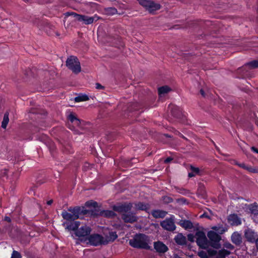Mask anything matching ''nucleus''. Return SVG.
<instances>
[{
    "mask_svg": "<svg viewBox=\"0 0 258 258\" xmlns=\"http://www.w3.org/2000/svg\"><path fill=\"white\" fill-rule=\"evenodd\" d=\"M80 223L78 221H76L74 222H72L70 223H67V226L66 228L68 230H72L75 232L76 230L78 229L79 226H80Z\"/></svg>",
    "mask_w": 258,
    "mask_h": 258,
    "instance_id": "obj_21",
    "label": "nucleus"
},
{
    "mask_svg": "<svg viewBox=\"0 0 258 258\" xmlns=\"http://www.w3.org/2000/svg\"><path fill=\"white\" fill-rule=\"evenodd\" d=\"M170 107L171 108V109L172 110V107H175V106H174L173 105H171L170 106Z\"/></svg>",
    "mask_w": 258,
    "mask_h": 258,
    "instance_id": "obj_52",
    "label": "nucleus"
},
{
    "mask_svg": "<svg viewBox=\"0 0 258 258\" xmlns=\"http://www.w3.org/2000/svg\"><path fill=\"white\" fill-rule=\"evenodd\" d=\"M52 203V200L48 201H47V204L48 205H50Z\"/></svg>",
    "mask_w": 258,
    "mask_h": 258,
    "instance_id": "obj_51",
    "label": "nucleus"
},
{
    "mask_svg": "<svg viewBox=\"0 0 258 258\" xmlns=\"http://www.w3.org/2000/svg\"><path fill=\"white\" fill-rule=\"evenodd\" d=\"M256 247L258 249V238L255 240Z\"/></svg>",
    "mask_w": 258,
    "mask_h": 258,
    "instance_id": "obj_50",
    "label": "nucleus"
},
{
    "mask_svg": "<svg viewBox=\"0 0 258 258\" xmlns=\"http://www.w3.org/2000/svg\"><path fill=\"white\" fill-rule=\"evenodd\" d=\"M198 255L201 258H208L209 256H210L209 253L204 251H201L198 252Z\"/></svg>",
    "mask_w": 258,
    "mask_h": 258,
    "instance_id": "obj_33",
    "label": "nucleus"
},
{
    "mask_svg": "<svg viewBox=\"0 0 258 258\" xmlns=\"http://www.w3.org/2000/svg\"><path fill=\"white\" fill-rule=\"evenodd\" d=\"M225 247L230 249H233L234 248L233 246L229 243H226L225 244Z\"/></svg>",
    "mask_w": 258,
    "mask_h": 258,
    "instance_id": "obj_41",
    "label": "nucleus"
},
{
    "mask_svg": "<svg viewBox=\"0 0 258 258\" xmlns=\"http://www.w3.org/2000/svg\"><path fill=\"white\" fill-rule=\"evenodd\" d=\"M160 224L164 229L168 231H173L176 228L174 222V216H172L170 218H166L161 222Z\"/></svg>",
    "mask_w": 258,
    "mask_h": 258,
    "instance_id": "obj_11",
    "label": "nucleus"
},
{
    "mask_svg": "<svg viewBox=\"0 0 258 258\" xmlns=\"http://www.w3.org/2000/svg\"><path fill=\"white\" fill-rule=\"evenodd\" d=\"M208 253L211 256H215L216 258H225L230 254V252L225 249H221L219 250L209 249Z\"/></svg>",
    "mask_w": 258,
    "mask_h": 258,
    "instance_id": "obj_9",
    "label": "nucleus"
},
{
    "mask_svg": "<svg viewBox=\"0 0 258 258\" xmlns=\"http://www.w3.org/2000/svg\"><path fill=\"white\" fill-rule=\"evenodd\" d=\"M196 175V174H195L192 171L191 172H190L188 173V176L190 177H194Z\"/></svg>",
    "mask_w": 258,
    "mask_h": 258,
    "instance_id": "obj_46",
    "label": "nucleus"
},
{
    "mask_svg": "<svg viewBox=\"0 0 258 258\" xmlns=\"http://www.w3.org/2000/svg\"><path fill=\"white\" fill-rule=\"evenodd\" d=\"M106 12L109 15H114L117 12V10L114 8H108L106 9Z\"/></svg>",
    "mask_w": 258,
    "mask_h": 258,
    "instance_id": "obj_31",
    "label": "nucleus"
},
{
    "mask_svg": "<svg viewBox=\"0 0 258 258\" xmlns=\"http://www.w3.org/2000/svg\"><path fill=\"white\" fill-rule=\"evenodd\" d=\"M180 225L185 229H191L193 227L192 223L188 220L181 221Z\"/></svg>",
    "mask_w": 258,
    "mask_h": 258,
    "instance_id": "obj_26",
    "label": "nucleus"
},
{
    "mask_svg": "<svg viewBox=\"0 0 258 258\" xmlns=\"http://www.w3.org/2000/svg\"><path fill=\"white\" fill-rule=\"evenodd\" d=\"M68 119L74 125L79 127L81 126V121L78 119L74 113H70L68 115Z\"/></svg>",
    "mask_w": 258,
    "mask_h": 258,
    "instance_id": "obj_15",
    "label": "nucleus"
},
{
    "mask_svg": "<svg viewBox=\"0 0 258 258\" xmlns=\"http://www.w3.org/2000/svg\"><path fill=\"white\" fill-rule=\"evenodd\" d=\"M167 214V212L160 210H154L152 212V215L156 218H163Z\"/></svg>",
    "mask_w": 258,
    "mask_h": 258,
    "instance_id": "obj_17",
    "label": "nucleus"
},
{
    "mask_svg": "<svg viewBox=\"0 0 258 258\" xmlns=\"http://www.w3.org/2000/svg\"><path fill=\"white\" fill-rule=\"evenodd\" d=\"M61 216L64 219L68 221H73L76 219L75 218L76 215H73L71 212L68 213L66 211H63L62 212Z\"/></svg>",
    "mask_w": 258,
    "mask_h": 258,
    "instance_id": "obj_20",
    "label": "nucleus"
},
{
    "mask_svg": "<svg viewBox=\"0 0 258 258\" xmlns=\"http://www.w3.org/2000/svg\"><path fill=\"white\" fill-rule=\"evenodd\" d=\"M187 238L188 240L191 242L194 241L195 240V236L191 234H188L187 235Z\"/></svg>",
    "mask_w": 258,
    "mask_h": 258,
    "instance_id": "obj_40",
    "label": "nucleus"
},
{
    "mask_svg": "<svg viewBox=\"0 0 258 258\" xmlns=\"http://www.w3.org/2000/svg\"><path fill=\"white\" fill-rule=\"evenodd\" d=\"M135 208L136 210L148 211L149 210L148 204H145L143 203L138 202L135 204Z\"/></svg>",
    "mask_w": 258,
    "mask_h": 258,
    "instance_id": "obj_18",
    "label": "nucleus"
},
{
    "mask_svg": "<svg viewBox=\"0 0 258 258\" xmlns=\"http://www.w3.org/2000/svg\"><path fill=\"white\" fill-rule=\"evenodd\" d=\"M249 210L250 213L254 215H258V205L254 203L249 206Z\"/></svg>",
    "mask_w": 258,
    "mask_h": 258,
    "instance_id": "obj_25",
    "label": "nucleus"
},
{
    "mask_svg": "<svg viewBox=\"0 0 258 258\" xmlns=\"http://www.w3.org/2000/svg\"><path fill=\"white\" fill-rule=\"evenodd\" d=\"M9 113L8 112L5 113L4 116L3 120L2 123V127L3 128H6L7 124L9 122Z\"/></svg>",
    "mask_w": 258,
    "mask_h": 258,
    "instance_id": "obj_28",
    "label": "nucleus"
},
{
    "mask_svg": "<svg viewBox=\"0 0 258 258\" xmlns=\"http://www.w3.org/2000/svg\"><path fill=\"white\" fill-rule=\"evenodd\" d=\"M132 207V204L126 203L114 206L113 210L121 214V217L124 222L133 223L137 220L138 217L135 213L131 212Z\"/></svg>",
    "mask_w": 258,
    "mask_h": 258,
    "instance_id": "obj_1",
    "label": "nucleus"
},
{
    "mask_svg": "<svg viewBox=\"0 0 258 258\" xmlns=\"http://www.w3.org/2000/svg\"><path fill=\"white\" fill-rule=\"evenodd\" d=\"M149 242V237L144 234H136L134 238L129 241L130 244L133 247L146 249H150Z\"/></svg>",
    "mask_w": 258,
    "mask_h": 258,
    "instance_id": "obj_2",
    "label": "nucleus"
},
{
    "mask_svg": "<svg viewBox=\"0 0 258 258\" xmlns=\"http://www.w3.org/2000/svg\"><path fill=\"white\" fill-rule=\"evenodd\" d=\"M24 2H28V0H23Z\"/></svg>",
    "mask_w": 258,
    "mask_h": 258,
    "instance_id": "obj_54",
    "label": "nucleus"
},
{
    "mask_svg": "<svg viewBox=\"0 0 258 258\" xmlns=\"http://www.w3.org/2000/svg\"><path fill=\"white\" fill-rule=\"evenodd\" d=\"M154 247L158 253H165L168 249V247L161 241L155 242L154 243Z\"/></svg>",
    "mask_w": 258,
    "mask_h": 258,
    "instance_id": "obj_12",
    "label": "nucleus"
},
{
    "mask_svg": "<svg viewBox=\"0 0 258 258\" xmlns=\"http://www.w3.org/2000/svg\"><path fill=\"white\" fill-rule=\"evenodd\" d=\"M246 170L251 173H258V167L247 166Z\"/></svg>",
    "mask_w": 258,
    "mask_h": 258,
    "instance_id": "obj_32",
    "label": "nucleus"
},
{
    "mask_svg": "<svg viewBox=\"0 0 258 258\" xmlns=\"http://www.w3.org/2000/svg\"><path fill=\"white\" fill-rule=\"evenodd\" d=\"M66 65L69 69L75 74H78L81 72L80 63L76 57L72 56L69 57L66 61Z\"/></svg>",
    "mask_w": 258,
    "mask_h": 258,
    "instance_id": "obj_6",
    "label": "nucleus"
},
{
    "mask_svg": "<svg viewBox=\"0 0 258 258\" xmlns=\"http://www.w3.org/2000/svg\"><path fill=\"white\" fill-rule=\"evenodd\" d=\"M101 214L102 216L107 217H113L115 216V213L113 211L110 210L103 211L101 212Z\"/></svg>",
    "mask_w": 258,
    "mask_h": 258,
    "instance_id": "obj_29",
    "label": "nucleus"
},
{
    "mask_svg": "<svg viewBox=\"0 0 258 258\" xmlns=\"http://www.w3.org/2000/svg\"><path fill=\"white\" fill-rule=\"evenodd\" d=\"M200 93H201V94H202V95L203 96H205V93H204V91H203L202 89V90H201V91H200Z\"/></svg>",
    "mask_w": 258,
    "mask_h": 258,
    "instance_id": "obj_49",
    "label": "nucleus"
},
{
    "mask_svg": "<svg viewBox=\"0 0 258 258\" xmlns=\"http://www.w3.org/2000/svg\"><path fill=\"white\" fill-rule=\"evenodd\" d=\"M68 15L73 16L76 20L80 22H82L86 25L91 24L94 21H97L99 19V17L96 15L92 17H89L85 15H79L75 13H68Z\"/></svg>",
    "mask_w": 258,
    "mask_h": 258,
    "instance_id": "obj_4",
    "label": "nucleus"
},
{
    "mask_svg": "<svg viewBox=\"0 0 258 258\" xmlns=\"http://www.w3.org/2000/svg\"><path fill=\"white\" fill-rule=\"evenodd\" d=\"M75 101L79 102L81 101H85L89 100V97L85 94H81L75 98Z\"/></svg>",
    "mask_w": 258,
    "mask_h": 258,
    "instance_id": "obj_27",
    "label": "nucleus"
},
{
    "mask_svg": "<svg viewBox=\"0 0 258 258\" xmlns=\"http://www.w3.org/2000/svg\"><path fill=\"white\" fill-rule=\"evenodd\" d=\"M196 237L197 244L200 247L205 248L207 246V239L203 232H197L196 234Z\"/></svg>",
    "mask_w": 258,
    "mask_h": 258,
    "instance_id": "obj_10",
    "label": "nucleus"
},
{
    "mask_svg": "<svg viewBox=\"0 0 258 258\" xmlns=\"http://www.w3.org/2000/svg\"><path fill=\"white\" fill-rule=\"evenodd\" d=\"M175 240L177 244L182 245L185 243L186 238L181 234H178L175 236Z\"/></svg>",
    "mask_w": 258,
    "mask_h": 258,
    "instance_id": "obj_23",
    "label": "nucleus"
},
{
    "mask_svg": "<svg viewBox=\"0 0 258 258\" xmlns=\"http://www.w3.org/2000/svg\"><path fill=\"white\" fill-rule=\"evenodd\" d=\"M5 220H6V221H8L9 222H11V219L9 217H6L5 218Z\"/></svg>",
    "mask_w": 258,
    "mask_h": 258,
    "instance_id": "obj_48",
    "label": "nucleus"
},
{
    "mask_svg": "<svg viewBox=\"0 0 258 258\" xmlns=\"http://www.w3.org/2000/svg\"><path fill=\"white\" fill-rule=\"evenodd\" d=\"M104 237L98 234H93L90 235L85 242L93 246H98L102 244H106Z\"/></svg>",
    "mask_w": 258,
    "mask_h": 258,
    "instance_id": "obj_7",
    "label": "nucleus"
},
{
    "mask_svg": "<svg viewBox=\"0 0 258 258\" xmlns=\"http://www.w3.org/2000/svg\"><path fill=\"white\" fill-rule=\"evenodd\" d=\"M251 150L256 153H258V149H257L256 148H255V147H252L251 148Z\"/></svg>",
    "mask_w": 258,
    "mask_h": 258,
    "instance_id": "obj_45",
    "label": "nucleus"
},
{
    "mask_svg": "<svg viewBox=\"0 0 258 258\" xmlns=\"http://www.w3.org/2000/svg\"><path fill=\"white\" fill-rule=\"evenodd\" d=\"M220 226H214L212 228V229L213 230H214L215 232H216V233H217L218 231V229H219V228Z\"/></svg>",
    "mask_w": 258,
    "mask_h": 258,
    "instance_id": "obj_44",
    "label": "nucleus"
},
{
    "mask_svg": "<svg viewBox=\"0 0 258 258\" xmlns=\"http://www.w3.org/2000/svg\"><path fill=\"white\" fill-rule=\"evenodd\" d=\"M246 66L250 68H256L258 67V60H253L247 63Z\"/></svg>",
    "mask_w": 258,
    "mask_h": 258,
    "instance_id": "obj_30",
    "label": "nucleus"
},
{
    "mask_svg": "<svg viewBox=\"0 0 258 258\" xmlns=\"http://www.w3.org/2000/svg\"><path fill=\"white\" fill-rule=\"evenodd\" d=\"M105 239V241L106 244L108 242L111 241H113L115 239H116L117 237V235L115 232H110L109 233L108 236H106L104 237Z\"/></svg>",
    "mask_w": 258,
    "mask_h": 258,
    "instance_id": "obj_22",
    "label": "nucleus"
},
{
    "mask_svg": "<svg viewBox=\"0 0 258 258\" xmlns=\"http://www.w3.org/2000/svg\"><path fill=\"white\" fill-rule=\"evenodd\" d=\"M97 204L96 202H93V201H88L86 203V205L87 206L89 207H96Z\"/></svg>",
    "mask_w": 258,
    "mask_h": 258,
    "instance_id": "obj_37",
    "label": "nucleus"
},
{
    "mask_svg": "<svg viewBox=\"0 0 258 258\" xmlns=\"http://www.w3.org/2000/svg\"><path fill=\"white\" fill-rule=\"evenodd\" d=\"M7 172V170H6V169L4 170V173L5 174H6Z\"/></svg>",
    "mask_w": 258,
    "mask_h": 258,
    "instance_id": "obj_53",
    "label": "nucleus"
},
{
    "mask_svg": "<svg viewBox=\"0 0 258 258\" xmlns=\"http://www.w3.org/2000/svg\"><path fill=\"white\" fill-rule=\"evenodd\" d=\"M171 90V88L167 86H164L158 88V94L161 98L169 93Z\"/></svg>",
    "mask_w": 258,
    "mask_h": 258,
    "instance_id": "obj_16",
    "label": "nucleus"
},
{
    "mask_svg": "<svg viewBox=\"0 0 258 258\" xmlns=\"http://www.w3.org/2000/svg\"><path fill=\"white\" fill-rule=\"evenodd\" d=\"M164 200L166 202H171L172 201V199L169 197H165L164 198Z\"/></svg>",
    "mask_w": 258,
    "mask_h": 258,
    "instance_id": "obj_43",
    "label": "nucleus"
},
{
    "mask_svg": "<svg viewBox=\"0 0 258 258\" xmlns=\"http://www.w3.org/2000/svg\"><path fill=\"white\" fill-rule=\"evenodd\" d=\"M207 236L211 242V245L215 248H219L220 244L219 243L221 238L220 235L214 231H210L208 232Z\"/></svg>",
    "mask_w": 258,
    "mask_h": 258,
    "instance_id": "obj_8",
    "label": "nucleus"
},
{
    "mask_svg": "<svg viewBox=\"0 0 258 258\" xmlns=\"http://www.w3.org/2000/svg\"><path fill=\"white\" fill-rule=\"evenodd\" d=\"M231 240L234 243L238 245L241 242V235L238 232H235L231 235Z\"/></svg>",
    "mask_w": 258,
    "mask_h": 258,
    "instance_id": "obj_19",
    "label": "nucleus"
},
{
    "mask_svg": "<svg viewBox=\"0 0 258 258\" xmlns=\"http://www.w3.org/2000/svg\"><path fill=\"white\" fill-rule=\"evenodd\" d=\"M228 223L231 225L237 226L241 223L240 219L235 214H231L228 216Z\"/></svg>",
    "mask_w": 258,
    "mask_h": 258,
    "instance_id": "obj_13",
    "label": "nucleus"
},
{
    "mask_svg": "<svg viewBox=\"0 0 258 258\" xmlns=\"http://www.w3.org/2000/svg\"><path fill=\"white\" fill-rule=\"evenodd\" d=\"M69 211L71 212L73 215H76L75 218L76 219L79 218V215L81 214V209L79 207H75L74 208H70L69 209Z\"/></svg>",
    "mask_w": 258,
    "mask_h": 258,
    "instance_id": "obj_24",
    "label": "nucleus"
},
{
    "mask_svg": "<svg viewBox=\"0 0 258 258\" xmlns=\"http://www.w3.org/2000/svg\"><path fill=\"white\" fill-rule=\"evenodd\" d=\"M172 160L170 158H167L165 160L164 162L165 163H168Z\"/></svg>",
    "mask_w": 258,
    "mask_h": 258,
    "instance_id": "obj_47",
    "label": "nucleus"
},
{
    "mask_svg": "<svg viewBox=\"0 0 258 258\" xmlns=\"http://www.w3.org/2000/svg\"><path fill=\"white\" fill-rule=\"evenodd\" d=\"M191 171L196 174H198L199 172V169L197 167H191Z\"/></svg>",
    "mask_w": 258,
    "mask_h": 258,
    "instance_id": "obj_39",
    "label": "nucleus"
},
{
    "mask_svg": "<svg viewBox=\"0 0 258 258\" xmlns=\"http://www.w3.org/2000/svg\"><path fill=\"white\" fill-rule=\"evenodd\" d=\"M176 190L178 192H179L181 194L184 195H187V194H188V191L184 188H177Z\"/></svg>",
    "mask_w": 258,
    "mask_h": 258,
    "instance_id": "obj_35",
    "label": "nucleus"
},
{
    "mask_svg": "<svg viewBox=\"0 0 258 258\" xmlns=\"http://www.w3.org/2000/svg\"><path fill=\"white\" fill-rule=\"evenodd\" d=\"M139 4L150 13L159 10L161 6L159 4L150 0H138Z\"/></svg>",
    "mask_w": 258,
    "mask_h": 258,
    "instance_id": "obj_5",
    "label": "nucleus"
},
{
    "mask_svg": "<svg viewBox=\"0 0 258 258\" xmlns=\"http://www.w3.org/2000/svg\"><path fill=\"white\" fill-rule=\"evenodd\" d=\"M11 258H21V254L17 251L14 250Z\"/></svg>",
    "mask_w": 258,
    "mask_h": 258,
    "instance_id": "obj_36",
    "label": "nucleus"
},
{
    "mask_svg": "<svg viewBox=\"0 0 258 258\" xmlns=\"http://www.w3.org/2000/svg\"><path fill=\"white\" fill-rule=\"evenodd\" d=\"M91 231L90 227L87 225H83L80 228H78L74 233L75 236L77 237L81 241L85 242L87 241Z\"/></svg>",
    "mask_w": 258,
    "mask_h": 258,
    "instance_id": "obj_3",
    "label": "nucleus"
},
{
    "mask_svg": "<svg viewBox=\"0 0 258 258\" xmlns=\"http://www.w3.org/2000/svg\"><path fill=\"white\" fill-rule=\"evenodd\" d=\"M227 230V228L224 227L220 226L217 232V233L219 234H222Z\"/></svg>",
    "mask_w": 258,
    "mask_h": 258,
    "instance_id": "obj_34",
    "label": "nucleus"
},
{
    "mask_svg": "<svg viewBox=\"0 0 258 258\" xmlns=\"http://www.w3.org/2000/svg\"><path fill=\"white\" fill-rule=\"evenodd\" d=\"M245 236L246 238L249 241L252 242L255 241L256 234L251 229H247L245 231Z\"/></svg>",
    "mask_w": 258,
    "mask_h": 258,
    "instance_id": "obj_14",
    "label": "nucleus"
},
{
    "mask_svg": "<svg viewBox=\"0 0 258 258\" xmlns=\"http://www.w3.org/2000/svg\"><path fill=\"white\" fill-rule=\"evenodd\" d=\"M96 88L98 90L103 89L104 87L99 83L96 84Z\"/></svg>",
    "mask_w": 258,
    "mask_h": 258,
    "instance_id": "obj_42",
    "label": "nucleus"
},
{
    "mask_svg": "<svg viewBox=\"0 0 258 258\" xmlns=\"http://www.w3.org/2000/svg\"><path fill=\"white\" fill-rule=\"evenodd\" d=\"M236 164L242 168H243L245 170L246 169L247 165H246L244 163H238L236 162Z\"/></svg>",
    "mask_w": 258,
    "mask_h": 258,
    "instance_id": "obj_38",
    "label": "nucleus"
}]
</instances>
